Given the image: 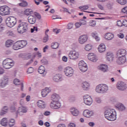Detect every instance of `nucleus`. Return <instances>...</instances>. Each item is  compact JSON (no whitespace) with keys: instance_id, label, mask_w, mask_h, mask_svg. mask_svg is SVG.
Masks as SVG:
<instances>
[{"instance_id":"obj_26","label":"nucleus","mask_w":127,"mask_h":127,"mask_svg":"<svg viewBox=\"0 0 127 127\" xmlns=\"http://www.w3.org/2000/svg\"><path fill=\"white\" fill-rule=\"evenodd\" d=\"M37 105L39 108H40L41 109H45L46 105H45V102L42 100H39L37 102Z\"/></svg>"},{"instance_id":"obj_4","label":"nucleus","mask_w":127,"mask_h":127,"mask_svg":"<svg viewBox=\"0 0 127 127\" xmlns=\"http://www.w3.org/2000/svg\"><path fill=\"white\" fill-rule=\"evenodd\" d=\"M17 19L15 17L10 16L6 18L5 23L8 27H13L16 24Z\"/></svg>"},{"instance_id":"obj_14","label":"nucleus","mask_w":127,"mask_h":127,"mask_svg":"<svg viewBox=\"0 0 127 127\" xmlns=\"http://www.w3.org/2000/svg\"><path fill=\"white\" fill-rule=\"evenodd\" d=\"M127 62V57H118L117 56L116 63L119 65H122V64H125Z\"/></svg>"},{"instance_id":"obj_32","label":"nucleus","mask_w":127,"mask_h":127,"mask_svg":"<svg viewBox=\"0 0 127 127\" xmlns=\"http://www.w3.org/2000/svg\"><path fill=\"white\" fill-rule=\"evenodd\" d=\"M99 69L103 72H107L108 71V65L106 64H100L99 66Z\"/></svg>"},{"instance_id":"obj_52","label":"nucleus","mask_w":127,"mask_h":127,"mask_svg":"<svg viewBox=\"0 0 127 127\" xmlns=\"http://www.w3.org/2000/svg\"><path fill=\"white\" fill-rule=\"evenodd\" d=\"M90 49H92V46L90 44H88L85 46V50L86 51H90Z\"/></svg>"},{"instance_id":"obj_18","label":"nucleus","mask_w":127,"mask_h":127,"mask_svg":"<svg viewBox=\"0 0 127 127\" xmlns=\"http://www.w3.org/2000/svg\"><path fill=\"white\" fill-rule=\"evenodd\" d=\"M50 92H51V88L46 87L43 89L41 92L42 96L43 97V98L45 97V96L48 95Z\"/></svg>"},{"instance_id":"obj_19","label":"nucleus","mask_w":127,"mask_h":127,"mask_svg":"<svg viewBox=\"0 0 127 127\" xmlns=\"http://www.w3.org/2000/svg\"><path fill=\"white\" fill-rule=\"evenodd\" d=\"M17 114H19L20 116H23L24 113H27V108L25 107H19L17 111Z\"/></svg>"},{"instance_id":"obj_55","label":"nucleus","mask_w":127,"mask_h":127,"mask_svg":"<svg viewBox=\"0 0 127 127\" xmlns=\"http://www.w3.org/2000/svg\"><path fill=\"white\" fill-rule=\"evenodd\" d=\"M117 25V26H119L120 27L123 26V23L122 22V21L121 20L118 21Z\"/></svg>"},{"instance_id":"obj_27","label":"nucleus","mask_w":127,"mask_h":127,"mask_svg":"<svg viewBox=\"0 0 127 127\" xmlns=\"http://www.w3.org/2000/svg\"><path fill=\"white\" fill-rule=\"evenodd\" d=\"M51 98L52 100V102H59L60 97H59V95H58V94L54 93L52 95Z\"/></svg>"},{"instance_id":"obj_41","label":"nucleus","mask_w":127,"mask_h":127,"mask_svg":"<svg viewBox=\"0 0 127 127\" xmlns=\"http://www.w3.org/2000/svg\"><path fill=\"white\" fill-rule=\"evenodd\" d=\"M19 5L20 6H23V7H25V6H27V5H28V3L27 2V1L24 0L22 2L19 3Z\"/></svg>"},{"instance_id":"obj_50","label":"nucleus","mask_w":127,"mask_h":127,"mask_svg":"<svg viewBox=\"0 0 127 127\" xmlns=\"http://www.w3.org/2000/svg\"><path fill=\"white\" fill-rule=\"evenodd\" d=\"M113 3H108L106 5L108 9H112L113 8Z\"/></svg>"},{"instance_id":"obj_29","label":"nucleus","mask_w":127,"mask_h":127,"mask_svg":"<svg viewBox=\"0 0 127 127\" xmlns=\"http://www.w3.org/2000/svg\"><path fill=\"white\" fill-rule=\"evenodd\" d=\"M13 83L15 85H20L21 86V91H23V84L20 82V80H19L18 79H15L13 81Z\"/></svg>"},{"instance_id":"obj_12","label":"nucleus","mask_w":127,"mask_h":127,"mask_svg":"<svg viewBox=\"0 0 127 127\" xmlns=\"http://www.w3.org/2000/svg\"><path fill=\"white\" fill-rule=\"evenodd\" d=\"M117 88L120 91H125L127 90V84L123 81H119L117 84Z\"/></svg>"},{"instance_id":"obj_15","label":"nucleus","mask_w":127,"mask_h":127,"mask_svg":"<svg viewBox=\"0 0 127 127\" xmlns=\"http://www.w3.org/2000/svg\"><path fill=\"white\" fill-rule=\"evenodd\" d=\"M8 84V78L5 76H4L3 78L1 80L0 83V86L1 88H4L6 85Z\"/></svg>"},{"instance_id":"obj_9","label":"nucleus","mask_w":127,"mask_h":127,"mask_svg":"<svg viewBox=\"0 0 127 127\" xmlns=\"http://www.w3.org/2000/svg\"><path fill=\"white\" fill-rule=\"evenodd\" d=\"M83 101L84 104L87 106H91L93 103L92 97L88 95H85L83 96Z\"/></svg>"},{"instance_id":"obj_51","label":"nucleus","mask_w":127,"mask_h":127,"mask_svg":"<svg viewBox=\"0 0 127 127\" xmlns=\"http://www.w3.org/2000/svg\"><path fill=\"white\" fill-rule=\"evenodd\" d=\"M49 39V38L48 37V35H46V36H45L43 40V42L44 43H46V42H47Z\"/></svg>"},{"instance_id":"obj_7","label":"nucleus","mask_w":127,"mask_h":127,"mask_svg":"<svg viewBox=\"0 0 127 127\" xmlns=\"http://www.w3.org/2000/svg\"><path fill=\"white\" fill-rule=\"evenodd\" d=\"M78 67L81 72L83 73L88 70V65L84 61H81L78 63Z\"/></svg>"},{"instance_id":"obj_17","label":"nucleus","mask_w":127,"mask_h":127,"mask_svg":"<svg viewBox=\"0 0 127 127\" xmlns=\"http://www.w3.org/2000/svg\"><path fill=\"white\" fill-rule=\"evenodd\" d=\"M83 115L85 118H91L92 116H94V112L85 110L83 111Z\"/></svg>"},{"instance_id":"obj_48","label":"nucleus","mask_w":127,"mask_h":127,"mask_svg":"<svg viewBox=\"0 0 127 127\" xmlns=\"http://www.w3.org/2000/svg\"><path fill=\"white\" fill-rule=\"evenodd\" d=\"M34 15H35L38 19H41V15L39 13L35 12L34 13Z\"/></svg>"},{"instance_id":"obj_33","label":"nucleus","mask_w":127,"mask_h":127,"mask_svg":"<svg viewBox=\"0 0 127 127\" xmlns=\"http://www.w3.org/2000/svg\"><path fill=\"white\" fill-rule=\"evenodd\" d=\"M105 38L107 39V40H112V39L114 38V34L112 33H107L105 35Z\"/></svg>"},{"instance_id":"obj_20","label":"nucleus","mask_w":127,"mask_h":127,"mask_svg":"<svg viewBox=\"0 0 127 127\" xmlns=\"http://www.w3.org/2000/svg\"><path fill=\"white\" fill-rule=\"evenodd\" d=\"M88 40V36L86 35L80 36L78 38V41L80 44H84Z\"/></svg>"},{"instance_id":"obj_22","label":"nucleus","mask_w":127,"mask_h":127,"mask_svg":"<svg viewBox=\"0 0 127 127\" xmlns=\"http://www.w3.org/2000/svg\"><path fill=\"white\" fill-rule=\"evenodd\" d=\"M126 55H127V51L123 49L119 50L117 53V56L118 57H126Z\"/></svg>"},{"instance_id":"obj_21","label":"nucleus","mask_w":127,"mask_h":127,"mask_svg":"<svg viewBox=\"0 0 127 127\" xmlns=\"http://www.w3.org/2000/svg\"><path fill=\"white\" fill-rule=\"evenodd\" d=\"M38 72L39 73V74H42L43 77H44V76L47 74V72L45 71V67L43 65H41L39 66Z\"/></svg>"},{"instance_id":"obj_62","label":"nucleus","mask_w":127,"mask_h":127,"mask_svg":"<svg viewBox=\"0 0 127 127\" xmlns=\"http://www.w3.org/2000/svg\"><path fill=\"white\" fill-rule=\"evenodd\" d=\"M68 127H76V125L74 123H70L69 125H68Z\"/></svg>"},{"instance_id":"obj_59","label":"nucleus","mask_w":127,"mask_h":127,"mask_svg":"<svg viewBox=\"0 0 127 127\" xmlns=\"http://www.w3.org/2000/svg\"><path fill=\"white\" fill-rule=\"evenodd\" d=\"M118 36L119 37V38H121V39H123V38L125 37V35L123 33L118 34Z\"/></svg>"},{"instance_id":"obj_34","label":"nucleus","mask_w":127,"mask_h":127,"mask_svg":"<svg viewBox=\"0 0 127 127\" xmlns=\"http://www.w3.org/2000/svg\"><path fill=\"white\" fill-rule=\"evenodd\" d=\"M71 114L74 117H77L79 115V111L76 108H71L70 110Z\"/></svg>"},{"instance_id":"obj_45","label":"nucleus","mask_w":127,"mask_h":127,"mask_svg":"<svg viewBox=\"0 0 127 127\" xmlns=\"http://www.w3.org/2000/svg\"><path fill=\"white\" fill-rule=\"evenodd\" d=\"M81 25H85V23L80 22H77L75 24V26L76 28H79Z\"/></svg>"},{"instance_id":"obj_25","label":"nucleus","mask_w":127,"mask_h":127,"mask_svg":"<svg viewBox=\"0 0 127 127\" xmlns=\"http://www.w3.org/2000/svg\"><path fill=\"white\" fill-rule=\"evenodd\" d=\"M81 87L83 90L87 91L89 90V87H90V83L87 81L83 82L81 84Z\"/></svg>"},{"instance_id":"obj_61","label":"nucleus","mask_w":127,"mask_h":127,"mask_svg":"<svg viewBox=\"0 0 127 127\" xmlns=\"http://www.w3.org/2000/svg\"><path fill=\"white\" fill-rule=\"evenodd\" d=\"M44 126L45 127H50V123H49V122H46L44 123Z\"/></svg>"},{"instance_id":"obj_63","label":"nucleus","mask_w":127,"mask_h":127,"mask_svg":"<svg viewBox=\"0 0 127 127\" xmlns=\"http://www.w3.org/2000/svg\"><path fill=\"white\" fill-rule=\"evenodd\" d=\"M123 25H124V26H125L126 27H127V20L123 21Z\"/></svg>"},{"instance_id":"obj_31","label":"nucleus","mask_w":127,"mask_h":127,"mask_svg":"<svg viewBox=\"0 0 127 127\" xmlns=\"http://www.w3.org/2000/svg\"><path fill=\"white\" fill-rule=\"evenodd\" d=\"M98 51L100 53H103V52H105V51H106V46H105V44H101L99 46Z\"/></svg>"},{"instance_id":"obj_30","label":"nucleus","mask_w":127,"mask_h":127,"mask_svg":"<svg viewBox=\"0 0 127 127\" xmlns=\"http://www.w3.org/2000/svg\"><path fill=\"white\" fill-rule=\"evenodd\" d=\"M106 59L107 61H113L114 60V54L111 52L107 53Z\"/></svg>"},{"instance_id":"obj_64","label":"nucleus","mask_w":127,"mask_h":127,"mask_svg":"<svg viewBox=\"0 0 127 127\" xmlns=\"http://www.w3.org/2000/svg\"><path fill=\"white\" fill-rule=\"evenodd\" d=\"M57 127H66V126H65V124H59Z\"/></svg>"},{"instance_id":"obj_2","label":"nucleus","mask_w":127,"mask_h":127,"mask_svg":"<svg viewBox=\"0 0 127 127\" xmlns=\"http://www.w3.org/2000/svg\"><path fill=\"white\" fill-rule=\"evenodd\" d=\"M109 90V87L107 84H100L96 87L95 91L96 93L98 94H106L108 90Z\"/></svg>"},{"instance_id":"obj_42","label":"nucleus","mask_w":127,"mask_h":127,"mask_svg":"<svg viewBox=\"0 0 127 127\" xmlns=\"http://www.w3.org/2000/svg\"><path fill=\"white\" fill-rule=\"evenodd\" d=\"M117 2L121 4V5H125V4H127V0H116Z\"/></svg>"},{"instance_id":"obj_24","label":"nucleus","mask_w":127,"mask_h":127,"mask_svg":"<svg viewBox=\"0 0 127 127\" xmlns=\"http://www.w3.org/2000/svg\"><path fill=\"white\" fill-rule=\"evenodd\" d=\"M116 108L121 112L126 110V107H125V105L123 103H117L116 105Z\"/></svg>"},{"instance_id":"obj_44","label":"nucleus","mask_w":127,"mask_h":127,"mask_svg":"<svg viewBox=\"0 0 127 127\" xmlns=\"http://www.w3.org/2000/svg\"><path fill=\"white\" fill-rule=\"evenodd\" d=\"M33 58H35V57H36V56H37V57H38L39 58H41L42 57V55H41V53H39V52H37L35 53H34L33 55Z\"/></svg>"},{"instance_id":"obj_38","label":"nucleus","mask_w":127,"mask_h":127,"mask_svg":"<svg viewBox=\"0 0 127 127\" xmlns=\"http://www.w3.org/2000/svg\"><path fill=\"white\" fill-rule=\"evenodd\" d=\"M13 42V41H12V40H7L5 43L6 47H10V46H11V45H12Z\"/></svg>"},{"instance_id":"obj_16","label":"nucleus","mask_w":127,"mask_h":127,"mask_svg":"<svg viewBox=\"0 0 127 127\" xmlns=\"http://www.w3.org/2000/svg\"><path fill=\"white\" fill-rule=\"evenodd\" d=\"M88 60L92 61V62H97L98 58L96 55H94L93 53H89L88 55Z\"/></svg>"},{"instance_id":"obj_11","label":"nucleus","mask_w":127,"mask_h":127,"mask_svg":"<svg viewBox=\"0 0 127 127\" xmlns=\"http://www.w3.org/2000/svg\"><path fill=\"white\" fill-rule=\"evenodd\" d=\"M50 107L53 110H59L61 108V103L59 101H52Z\"/></svg>"},{"instance_id":"obj_47","label":"nucleus","mask_w":127,"mask_h":127,"mask_svg":"<svg viewBox=\"0 0 127 127\" xmlns=\"http://www.w3.org/2000/svg\"><path fill=\"white\" fill-rule=\"evenodd\" d=\"M41 62L43 65H47V64H48V61H47V60H46L45 58L41 60Z\"/></svg>"},{"instance_id":"obj_53","label":"nucleus","mask_w":127,"mask_h":127,"mask_svg":"<svg viewBox=\"0 0 127 127\" xmlns=\"http://www.w3.org/2000/svg\"><path fill=\"white\" fill-rule=\"evenodd\" d=\"M28 22H29V23H30L31 24H32V15H30L28 17Z\"/></svg>"},{"instance_id":"obj_60","label":"nucleus","mask_w":127,"mask_h":127,"mask_svg":"<svg viewBox=\"0 0 127 127\" xmlns=\"http://www.w3.org/2000/svg\"><path fill=\"white\" fill-rule=\"evenodd\" d=\"M122 12L124 13H127V6H126L124 7L122 10Z\"/></svg>"},{"instance_id":"obj_36","label":"nucleus","mask_w":127,"mask_h":127,"mask_svg":"<svg viewBox=\"0 0 127 127\" xmlns=\"http://www.w3.org/2000/svg\"><path fill=\"white\" fill-rule=\"evenodd\" d=\"M91 35L93 38H95L96 41H100V37L98 36V33L96 32H93Z\"/></svg>"},{"instance_id":"obj_28","label":"nucleus","mask_w":127,"mask_h":127,"mask_svg":"<svg viewBox=\"0 0 127 127\" xmlns=\"http://www.w3.org/2000/svg\"><path fill=\"white\" fill-rule=\"evenodd\" d=\"M17 43H18L20 48H23L27 45V42L26 40L18 41Z\"/></svg>"},{"instance_id":"obj_10","label":"nucleus","mask_w":127,"mask_h":127,"mask_svg":"<svg viewBox=\"0 0 127 127\" xmlns=\"http://www.w3.org/2000/svg\"><path fill=\"white\" fill-rule=\"evenodd\" d=\"M64 72L66 76L67 77H72L74 73V70L73 68L70 67H66L64 69Z\"/></svg>"},{"instance_id":"obj_8","label":"nucleus","mask_w":127,"mask_h":127,"mask_svg":"<svg viewBox=\"0 0 127 127\" xmlns=\"http://www.w3.org/2000/svg\"><path fill=\"white\" fill-rule=\"evenodd\" d=\"M68 58L71 60H76L79 58V53L71 51L68 54Z\"/></svg>"},{"instance_id":"obj_13","label":"nucleus","mask_w":127,"mask_h":127,"mask_svg":"<svg viewBox=\"0 0 127 127\" xmlns=\"http://www.w3.org/2000/svg\"><path fill=\"white\" fill-rule=\"evenodd\" d=\"M19 57L22 58L24 60H28L32 57V54L30 53H21L19 55Z\"/></svg>"},{"instance_id":"obj_54","label":"nucleus","mask_w":127,"mask_h":127,"mask_svg":"<svg viewBox=\"0 0 127 127\" xmlns=\"http://www.w3.org/2000/svg\"><path fill=\"white\" fill-rule=\"evenodd\" d=\"M68 29H71L73 28V23H69L67 25Z\"/></svg>"},{"instance_id":"obj_5","label":"nucleus","mask_w":127,"mask_h":127,"mask_svg":"<svg viewBox=\"0 0 127 127\" xmlns=\"http://www.w3.org/2000/svg\"><path fill=\"white\" fill-rule=\"evenodd\" d=\"M10 13V8L7 5L1 6L0 7V15L2 16L8 15Z\"/></svg>"},{"instance_id":"obj_35","label":"nucleus","mask_w":127,"mask_h":127,"mask_svg":"<svg viewBox=\"0 0 127 127\" xmlns=\"http://www.w3.org/2000/svg\"><path fill=\"white\" fill-rule=\"evenodd\" d=\"M7 119L6 118H3L0 122V125L3 127H6L7 126Z\"/></svg>"},{"instance_id":"obj_57","label":"nucleus","mask_w":127,"mask_h":127,"mask_svg":"<svg viewBox=\"0 0 127 127\" xmlns=\"http://www.w3.org/2000/svg\"><path fill=\"white\" fill-rule=\"evenodd\" d=\"M95 102H96V103H97L98 104H100V103H101V98H100V97H96Z\"/></svg>"},{"instance_id":"obj_40","label":"nucleus","mask_w":127,"mask_h":127,"mask_svg":"<svg viewBox=\"0 0 127 127\" xmlns=\"http://www.w3.org/2000/svg\"><path fill=\"white\" fill-rule=\"evenodd\" d=\"M20 49L21 48L19 46V44H18V43H17V41L13 46V49H14V50H18V49Z\"/></svg>"},{"instance_id":"obj_43","label":"nucleus","mask_w":127,"mask_h":127,"mask_svg":"<svg viewBox=\"0 0 127 127\" xmlns=\"http://www.w3.org/2000/svg\"><path fill=\"white\" fill-rule=\"evenodd\" d=\"M8 122H9V127H13V126H14V123H15L14 119H11L8 121Z\"/></svg>"},{"instance_id":"obj_46","label":"nucleus","mask_w":127,"mask_h":127,"mask_svg":"<svg viewBox=\"0 0 127 127\" xmlns=\"http://www.w3.org/2000/svg\"><path fill=\"white\" fill-rule=\"evenodd\" d=\"M69 101L70 103H73V102H75L76 101V97L75 96H71L69 98Z\"/></svg>"},{"instance_id":"obj_37","label":"nucleus","mask_w":127,"mask_h":127,"mask_svg":"<svg viewBox=\"0 0 127 127\" xmlns=\"http://www.w3.org/2000/svg\"><path fill=\"white\" fill-rule=\"evenodd\" d=\"M24 13L25 15H30L32 13V9H26L24 11Z\"/></svg>"},{"instance_id":"obj_6","label":"nucleus","mask_w":127,"mask_h":127,"mask_svg":"<svg viewBox=\"0 0 127 127\" xmlns=\"http://www.w3.org/2000/svg\"><path fill=\"white\" fill-rule=\"evenodd\" d=\"M27 30V24L25 22L20 23L17 28V31L19 33H24Z\"/></svg>"},{"instance_id":"obj_49","label":"nucleus","mask_w":127,"mask_h":127,"mask_svg":"<svg viewBox=\"0 0 127 127\" xmlns=\"http://www.w3.org/2000/svg\"><path fill=\"white\" fill-rule=\"evenodd\" d=\"M89 24L90 26H92V27L96 26V21L91 20L89 22Z\"/></svg>"},{"instance_id":"obj_23","label":"nucleus","mask_w":127,"mask_h":127,"mask_svg":"<svg viewBox=\"0 0 127 127\" xmlns=\"http://www.w3.org/2000/svg\"><path fill=\"white\" fill-rule=\"evenodd\" d=\"M53 80L54 82H61V81H63V77H62V75L60 74H56L53 76Z\"/></svg>"},{"instance_id":"obj_58","label":"nucleus","mask_w":127,"mask_h":127,"mask_svg":"<svg viewBox=\"0 0 127 127\" xmlns=\"http://www.w3.org/2000/svg\"><path fill=\"white\" fill-rule=\"evenodd\" d=\"M5 114H6V111L1 109L0 112V116H3L4 115H5Z\"/></svg>"},{"instance_id":"obj_56","label":"nucleus","mask_w":127,"mask_h":127,"mask_svg":"<svg viewBox=\"0 0 127 127\" xmlns=\"http://www.w3.org/2000/svg\"><path fill=\"white\" fill-rule=\"evenodd\" d=\"M27 73L28 74H31V73H32V67H30L28 68Z\"/></svg>"},{"instance_id":"obj_1","label":"nucleus","mask_w":127,"mask_h":127,"mask_svg":"<svg viewBox=\"0 0 127 127\" xmlns=\"http://www.w3.org/2000/svg\"><path fill=\"white\" fill-rule=\"evenodd\" d=\"M104 115L106 119L111 122H114L117 120V112L114 109H106L104 112Z\"/></svg>"},{"instance_id":"obj_3","label":"nucleus","mask_w":127,"mask_h":127,"mask_svg":"<svg viewBox=\"0 0 127 127\" xmlns=\"http://www.w3.org/2000/svg\"><path fill=\"white\" fill-rule=\"evenodd\" d=\"M2 65L5 69H10L14 65V61L11 59L7 58L3 61Z\"/></svg>"},{"instance_id":"obj_39","label":"nucleus","mask_w":127,"mask_h":127,"mask_svg":"<svg viewBox=\"0 0 127 127\" xmlns=\"http://www.w3.org/2000/svg\"><path fill=\"white\" fill-rule=\"evenodd\" d=\"M51 47L53 49H57L59 47V44L57 42H54L52 43Z\"/></svg>"}]
</instances>
